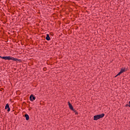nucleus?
<instances>
[{
    "instance_id": "f257e3e1",
    "label": "nucleus",
    "mask_w": 130,
    "mask_h": 130,
    "mask_svg": "<svg viewBox=\"0 0 130 130\" xmlns=\"http://www.w3.org/2000/svg\"><path fill=\"white\" fill-rule=\"evenodd\" d=\"M3 59H5V60H14V61H17V60H19V59L14 58V57H11V56H4L2 57Z\"/></svg>"
},
{
    "instance_id": "f03ea898",
    "label": "nucleus",
    "mask_w": 130,
    "mask_h": 130,
    "mask_svg": "<svg viewBox=\"0 0 130 130\" xmlns=\"http://www.w3.org/2000/svg\"><path fill=\"white\" fill-rule=\"evenodd\" d=\"M104 114H101L100 115L94 116V120H98V119H100V118H102V117H104Z\"/></svg>"
},
{
    "instance_id": "7ed1b4c3",
    "label": "nucleus",
    "mask_w": 130,
    "mask_h": 130,
    "mask_svg": "<svg viewBox=\"0 0 130 130\" xmlns=\"http://www.w3.org/2000/svg\"><path fill=\"white\" fill-rule=\"evenodd\" d=\"M125 71H126V70H125V69H122L121 70V71L119 72V73L115 76V77H117V76L120 75L121 74H122V73H124V72H125Z\"/></svg>"
},
{
    "instance_id": "20e7f679",
    "label": "nucleus",
    "mask_w": 130,
    "mask_h": 130,
    "mask_svg": "<svg viewBox=\"0 0 130 130\" xmlns=\"http://www.w3.org/2000/svg\"><path fill=\"white\" fill-rule=\"evenodd\" d=\"M125 71H126V70H125V69H122L121 70V71L119 72V73L115 76V77H117V76L120 75L121 74H122V73H124V72H125Z\"/></svg>"
},
{
    "instance_id": "39448f33",
    "label": "nucleus",
    "mask_w": 130,
    "mask_h": 130,
    "mask_svg": "<svg viewBox=\"0 0 130 130\" xmlns=\"http://www.w3.org/2000/svg\"><path fill=\"white\" fill-rule=\"evenodd\" d=\"M35 99H36V98L34 96V95L32 94L30 95L29 100H30V101H33V100H35Z\"/></svg>"
},
{
    "instance_id": "423d86ee",
    "label": "nucleus",
    "mask_w": 130,
    "mask_h": 130,
    "mask_svg": "<svg viewBox=\"0 0 130 130\" xmlns=\"http://www.w3.org/2000/svg\"><path fill=\"white\" fill-rule=\"evenodd\" d=\"M5 109H7V111H10L11 109H10V106H9V104H7L5 106Z\"/></svg>"
},
{
    "instance_id": "0eeeda50",
    "label": "nucleus",
    "mask_w": 130,
    "mask_h": 130,
    "mask_svg": "<svg viewBox=\"0 0 130 130\" xmlns=\"http://www.w3.org/2000/svg\"><path fill=\"white\" fill-rule=\"evenodd\" d=\"M69 103V106L70 109H71V110H73V111L75 110L74 109V108L73 107V106L72 105V104H71V103L70 102H68Z\"/></svg>"
},
{
    "instance_id": "6e6552de",
    "label": "nucleus",
    "mask_w": 130,
    "mask_h": 130,
    "mask_svg": "<svg viewBox=\"0 0 130 130\" xmlns=\"http://www.w3.org/2000/svg\"><path fill=\"white\" fill-rule=\"evenodd\" d=\"M46 39L48 41H49V40H50V37H49V35H48V34L47 35L46 37Z\"/></svg>"
},
{
    "instance_id": "1a4fd4ad",
    "label": "nucleus",
    "mask_w": 130,
    "mask_h": 130,
    "mask_svg": "<svg viewBox=\"0 0 130 130\" xmlns=\"http://www.w3.org/2000/svg\"><path fill=\"white\" fill-rule=\"evenodd\" d=\"M24 116L26 120H29V115L28 114H25Z\"/></svg>"
},
{
    "instance_id": "9d476101",
    "label": "nucleus",
    "mask_w": 130,
    "mask_h": 130,
    "mask_svg": "<svg viewBox=\"0 0 130 130\" xmlns=\"http://www.w3.org/2000/svg\"><path fill=\"white\" fill-rule=\"evenodd\" d=\"M2 57V56H0V58H3Z\"/></svg>"
},
{
    "instance_id": "9b49d317",
    "label": "nucleus",
    "mask_w": 130,
    "mask_h": 130,
    "mask_svg": "<svg viewBox=\"0 0 130 130\" xmlns=\"http://www.w3.org/2000/svg\"><path fill=\"white\" fill-rule=\"evenodd\" d=\"M76 114H78V113L76 112Z\"/></svg>"
}]
</instances>
